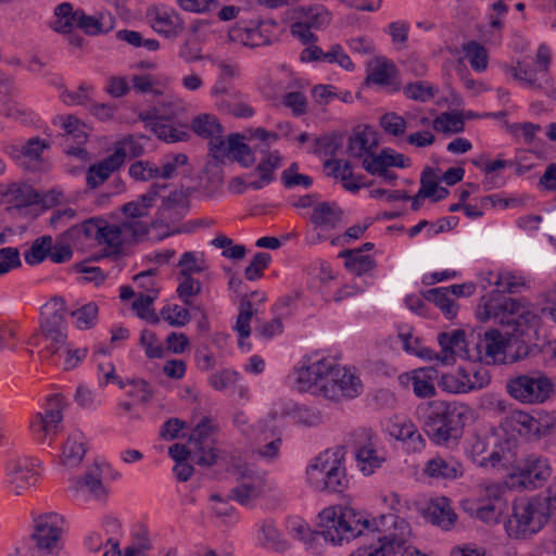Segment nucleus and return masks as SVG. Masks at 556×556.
I'll list each match as a JSON object with an SVG mask.
<instances>
[{
  "instance_id": "f257e3e1",
  "label": "nucleus",
  "mask_w": 556,
  "mask_h": 556,
  "mask_svg": "<svg viewBox=\"0 0 556 556\" xmlns=\"http://www.w3.org/2000/svg\"><path fill=\"white\" fill-rule=\"evenodd\" d=\"M478 316L482 321L494 319L503 331L490 329L482 334L471 333L469 361L489 365L517 362L529 354L539 317L527 305L511 298H491L482 311H478Z\"/></svg>"
},
{
  "instance_id": "f03ea898",
  "label": "nucleus",
  "mask_w": 556,
  "mask_h": 556,
  "mask_svg": "<svg viewBox=\"0 0 556 556\" xmlns=\"http://www.w3.org/2000/svg\"><path fill=\"white\" fill-rule=\"evenodd\" d=\"M208 153L216 165L237 163L242 168L255 166L258 178L248 187L261 190L276 179L283 165L281 153L269 141H208Z\"/></svg>"
},
{
  "instance_id": "7ed1b4c3",
  "label": "nucleus",
  "mask_w": 556,
  "mask_h": 556,
  "mask_svg": "<svg viewBox=\"0 0 556 556\" xmlns=\"http://www.w3.org/2000/svg\"><path fill=\"white\" fill-rule=\"evenodd\" d=\"M424 413L422 428L428 438L437 445L452 447L463 437L464 427L471 409L458 402L432 401L419 406Z\"/></svg>"
},
{
  "instance_id": "20e7f679",
  "label": "nucleus",
  "mask_w": 556,
  "mask_h": 556,
  "mask_svg": "<svg viewBox=\"0 0 556 556\" xmlns=\"http://www.w3.org/2000/svg\"><path fill=\"white\" fill-rule=\"evenodd\" d=\"M80 236L94 239L99 245H103L108 256L118 255L126 245L144 238V226L124 222L110 224L104 219L89 218L64 232V237L71 240L79 239Z\"/></svg>"
},
{
  "instance_id": "39448f33",
  "label": "nucleus",
  "mask_w": 556,
  "mask_h": 556,
  "mask_svg": "<svg viewBox=\"0 0 556 556\" xmlns=\"http://www.w3.org/2000/svg\"><path fill=\"white\" fill-rule=\"evenodd\" d=\"M321 538L332 545H342L370 531L372 520L352 507L331 506L319 513Z\"/></svg>"
},
{
  "instance_id": "423d86ee",
  "label": "nucleus",
  "mask_w": 556,
  "mask_h": 556,
  "mask_svg": "<svg viewBox=\"0 0 556 556\" xmlns=\"http://www.w3.org/2000/svg\"><path fill=\"white\" fill-rule=\"evenodd\" d=\"M410 535L409 523L394 515H381L372 519L370 531L363 536H371L376 543L358 547L350 556H391L394 548L404 544L405 538Z\"/></svg>"
},
{
  "instance_id": "0eeeda50",
  "label": "nucleus",
  "mask_w": 556,
  "mask_h": 556,
  "mask_svg": "<svg viewBox=\"0 0 556 556\" xmlns=\"http://www.w3.org/2000/svg\"><path fill=\"white\" fill-rule=\"evenodd\" d=\"M306 481L318 492H342L349 483L343 448L319 454L306 469Z\"/></svg>"
},
{
  "instance_id": "6e6552de",
  "label": "nucleus",
  "mask_w": 556,
  "mask_h": 556,
  "mask_svg": "<svg viewBox=\"0 0 556 556\" xmlns=\"http://www.w3.org/2000/svg\"><path fill=\"white\" fill-rule=\"evenodd\" d=\"M549 511L539 496L516 500L513 516L507 520L505 529L514 539H528L538 533L547 521Z\"/></svg>"
},
{
  "instance_id": "1a4fd4ad",
  "label": "nucleus",
  "mask_w": 556,
  "mask_h": 556,
  "mask_svg": "<svg viewBox=\"0 0 556 556\" xmlns=\"http://www.w3.org/2000/svg\"><path fill=\"white\" fill-rule=\"evenodd\" d=\"M506 389L516 401L533 405L549 400L555 391V384L544 372L532 371L508 380Z\"/></svg>"
},
{
  "instance_id": "9d476101",
  "label": "nucleus",
  "mask_w": 556,
  "mask_h": 556,
  "mask_svg": "<svg viewBox=\"0 0 556 556\" xmlns=\"http://www.w3.org/2000/svg\"><path fill=\"white\" fill-rule=\"evenodd\" d=\"M181 109V101L173 96H166L156 102L152 108L139 113V118L144 123L157 139H180L176 130L169 125L178 111Z\"/></svg>"
},
{
  "instance_id": "9b49d317",
  "label": "nucleus",
  "mask_w": 556,
  "mask_h": 556,
  "mask_svg": "<svg viewBox=\"0 0 556 556\" xmlns=\"http://www.w3.org/2000/svg\"><path fill=\"white\" fill-rule=\"evenodd\" d=\"M334 368V361L323 357L303 358L292 372L293 387L300 392L320 394V384L328 382L329 375Z\"/></svg>"
},
{
  "instance_id": "f8f14e48",
  "label": "nucleus",
  "mask_w": 556,
  "mask_h": 556,
  "mask_svg": "<svg viewBox=\"0 0 556 556\" xmlns=\"http://www.w3.org/2000/svg\"><path fill=\"white\" fill-rule=\"evenodd\" d=\"M352 443L357 467L364 476H371L387 460L386 453L378 447L377 437L371 430L355 431Z\"/></svg>"
},
{
  "instance_id": "ddd939ff",
  "label": "nucleus",
  "mask_w": 556,
  "mask_h": 556,
  "mask_svg": "<svg viewBox=\"0 0 556 556\" xmlns=\"http://www.w3.org/2000/svg\"><path fill=\"white\" fill-rule=\"evenodd\" d=\"M64 519L56 513L37 517V556H59Z\"/></svg>"
},
{
  "instance_id": "4468645a",
  "label": "nucleus",
  "mask_w": 556,
  "mask_h": 556,
  "mask_svg": "<svg viewBox=\"0 0 556 556\" xmlns=\"http://www.w3.org/2000/svg\"><path fill=\"white\" fill-rule=\"evenodd\" d=\"M361 391V379L350 369L340 367L336 363L334 368L329 375L328 382L320 384V394L333 401H338L340 397H356Z\"/></svg>"
},
{
  "instance_id": "2eb2a0df",
  "label": "nucleus",
  "mask_w": 556,
  "mask_h": 556,
  "mask_svg": "<svg viewBox=\"0 0 556 556\" xmlns=\"http://www.w3.org/2000/svg\"><path fill=\"white\" fill-rule=\"evenodd\" d=\"M166 188V185L153 184L149 190L138 197L136 201L128 202L122 206V212L125 215L124 223L141 224L144 226V237L149 232V227L152 219L149 218L150 208L155 204L156 198L160 192Z\"/></svg>"
},
{
  "instance_id": "dca6fc26",
  "label": "nucleus",
  "mask_w": 556,
  "mask_h": 556,
  "mask_svg": "<svg viewBox=\"0 0 556 556\" xmlns=\"http://www.w3.org/2000/svg\"><path fill=\"white\" fill-rule=\"evenodd\" d=\"M438 342L441 352H434V359L439 363L448 365L455 362L456 357L469 359L472 343L471 339H466L464 330L456 329L452 332H441L438 336Z\"/></svg>"
},
{
  "instance_id": "f3484780",
  "label": "nucleus",
  "mask_w": 556,
  "mask_h": 556,
  "mask_svg": "<svg viewBox=\"0 0 556 556\" xmlns=\"http://www.w3.org/2000/svg\"><path fill=\"white\" fill-rule=\"evenodd\" d=\"M247 468L238 467L237 473L241 479L238 486L230 490L228 498L238 502L240 505H250L266 491L264 479L255 473H247Z\"/></svg>"
},
{
  "instance_id": "a211bd4d",
  "label": "nucleus",
  "mask_w": 556,
  "mask_h": 556,
  "mask_svg": "<svg viewBox=\"0 0 556 556\" xmlns=\"http://www.w3.org/2000/svg\"><path fill=\"white\" fill-rule=\"evenodd\" d=\"M552 472L547 458L530 455L519 467V484L527 489H536L552 476Z\"/></svg>"
},
{
  "instance_id": "6ab92c4d",
  "label": "nucleus",
  "mask_w": 556,
  "mask_h": 556,
  "mask_svg": "<svg viewBox=\"0 0 556 556\" xmlns=\"http://www.w3.org/2000/svg\"><path fill=\"white\" fill-rule=\"evenodd\" d=\"M147 16L152 28L166 38H176L185 29L182 18L175 10L152 7L148 9Z\"/></svg>"
},
{
  "instance_id": "aec40b11",
  "label": "nucleus",
  "mask_w": 556,
  "mask_h": 556,
  "mask_svg": "<svg viewBox=\"0 0 556 556\" xmlns=\"http://www.w3.org/2000/svg\"><path fill=\"white\" fill-rule=\"evenodd\" d=\"M425 476L435 480H456L464 475L463 464L453 456L435 455L427 460Z\"/></svg>"
},
{
  "instance_id": "412c9836",
  "label": "nucleus",
  "mask_w": 556,
  "mask_h": 556,
  "mask_svg": "<svg viewBox=\"0 0 556 556\" xmlns=\"http://www.w3.org/2000/svg\"><path fill=\"white\" fill-rule=\"evenodd\" d=\"M34 466L31 457H21L8 465V483L15 495L20 496L30 488Z\"/></svg>"
},
{
  "instance_id": "4be33fe9",
  "label": "nucleus",
  "mask_w": 556,
  "mask_h": 556,
  "mask_svg": "<svg viewBox=\"0 0 556 556\" xmlns=\"http://www.w3.org/2000/svg\"><path fill=\"white\" fill-rule=\"evenodd\" d=\"M0 202L17 210L31 206L35 204V188L24 182L0 186Z\"/></svg>"
},
{
  "instance_id": "5701e85b",
  "label": "nucleus",
  "mask_w": 556,
  "mask_h": 556,
  "mask_svg": "<svg viewBox=\"0 0 556 556\" xmlns=\"http://www.w3.org/2000/svg\"><path fill=\"white\" fill-rule=\"evenodd\" d=\"M73 256V250L67 243L54 242L51 236H42L37 239V264L46 260L62 264Z\"/></svg>"
},
{
  "instance_id": "b1692460",
  "label": "nucleus",
  "mask_w": 556,
  "mask_h": 556,
  "mask_svg": "<svg viewBox=\"0 0 556 556\" xmlns=\"http://www.w3.org/2000/svg\"><path fill=\"white\" fill-rule=\"evenodd\" d=\"M409 380L416 396L426 399L435 395V386H439V372L432 367H421L410 371Z\"/></svg>"
},
{
  "instance_id": "393cba45",
  "label": "nucleus",
  "mask_w": 556,
  "mask_h": 556,
  "mask_svg": "<svg viewBox=\"0 0 556 556\" xmlns=\"http://www.w3.org/2000/svg\"><path fill=\"white\" fill-rule=\"evenodd\" d=\"M426 517L432 525L445 531L451 530L457 520L450 500L444 496L434 498L428 504Z\"/></svg>"
},
{
  "instance_id": "a878e982",
  "label": "nucleus",
  "mask_w": 556,
  "mask_h": 556,
  "mask_svg": "<svg viewBox=\"0 0 556 556\" xmlns=\"http://www.w3.org/2000/svg\"><path fill=\"white\" fill-rule=\"evenodd\" d=\"M71 489L76 493L88 492L94 500L103 501L108 495V490L102 483L100 468L94 465L86 473L72 481Z\"/></svg>"
},
{
  "instance_id": "bb28decb",
  "label": "nucleus",
  "mask_w": 556,
  "mask_h": 556,
  "mask_svg": "<svg viewBox=\"0 0 556 556\" xmlns=\"http://www.w3.org/2000/svg\"><path fill=\"white\" fill-rule=\"evenodd\" d=\"M13 85L11 80L3 79L0 81L1 108L0 113L7 117L13 118L21 123L31 122V112L26 111L22 104L12 98Z\"/></svg>"
},
{
  "instance_id": "cd10ccee",
  "label": "nucleus",
  "mask_w": 556,
  "mask_h": 556,
  "mask_svg": "<svg viewBox=\"0 0 556 556\" xmlns=\"http://www.w3.org/2000/svg\"><path fill=\"white\" fill-rule=\"evenodd\" d=\"M342 210L334 203L320 202L316 204L309 215V220L316 229H334L342 219Z\"/></svg>"
},
{
  "instance_id": "c85d7f7f",
  "label": "nucleus",
  "mask_w": 556,
  "mask_h": 556,
  "mask_svg": "<svg viewBox=\"0 0 556 556\" xmlns=\"http://www.w3.org/2000/svg\"><path fill=\"white\" fill-rule=\"evenodd\" d=\"M65 302L62 298H52L41 307V332L65 329Z\"/></svg>"
},
{
  "instance_id": "c756f323",
  "label": "nucleus",
  "mask_w": 556,
  "mask_h": 556,
  "mask_svg": "<svg viewBox=\"0 0 556 556\" xmlns=\"http://www.w3.org/2000/svg\"><path fill=\"white\" fill-rule=\"evenodd\" d=\"M63 401L60 394L50 395L47 400L45 413L41 416V430L47 437L59 432L63 419Z\"/></svg>"
},
{
  "instance_id": "7c9ffc66",
  "label": "nucleus",
  "mask_w": 556,
  "mask_h": 556,
  "mask_svg": "<svg viewBox=\"0 0 556 556\" xmlns=\"http://www.w3.org/2000/svg\"><path fill=\"white\" fill-rule=\"evenodd\" d=\"M516 421L527 433H532L536 437H545L556 432V417L548 414L534 418L527 413L520 412L517 414Z\"/></svg>"
},
{
  "instance_id": "2f4dec72",
  "label": "nucleus",
  "mask_w": 556,
  "mask_h": 556,
  "mask_svg": "<svg viewBox=\"0 0 556 556\" xmlns=\"http://www.w3.org/2000/svg\"><path fill=\"white\" fill-rule=\"evenodd\" d=\"M328 13H319L309 10L303 21L294 22L291 24V34L293 37L300 39L304 45L315 41L316 37L312 33V28H318L320 25L328 22Z\"/></svg>"
},
{
  "instance_id": "473e14b6",
  "label": "nucleus",
  "mask_w": 556,
  "mask_h": 556,
  "mask_svg": "<svg viewBox=\"0 0 556 556\" xmlns=\"http://www.w3.org/2000/svg\"><path fill=\"white\" fill-rule=\"evenodd\" d=\"M81 9H74L70 2H62L54 9L55 21L53 28L58 33L71 34L75 27H78Z\"/></svg>"
},
{
  "instance_id": "72a5a7b5",
  "label": "nucleus",
  "mask_w": 556,
  "mask_h": 556,
  "mask_svg": "<svg viewBox=\"0 0 556 556\" xmlns=\"http://www.w3.org/2000/svg\"><path fill=\"white\" fill-rule=\"evenodd\" d=\"M191 129L203 139H224L223 126L213 114L204 113L195 116L191 121Z\"/></svg>"
},
{
  "instance_id": "f704fd0d",
  "label": "nucleus",
  "mask_w": 556,
  "mask_h": 556,
  "mask_svg": "<svg viewBox=\"0 0 556 556\" xmlns=\"http://www.w3.org/2000/svg\"><path fill=\"white\" fill-rule=\"evenodd\" d=\"M86 438L79 430L73 431L63 446L62 458L67 466H77L86 454Z\"/></svg>"
},
{
  "instance_id": "c9c22d12",
  "label": "nucleus",
  "mask_w": 556,
  "mask_h": 556,
  "mask_svg": "<svg viewBox=\"0 0 556 556\" xmlns=\"http://www.w3.org/2000/svg\"><path fill=\"white\" fill-rule=\"evenodd\" d=\"M340 256L345 258L346 268L357 276L367 274L376 267V261L369 255L362 254V250H344Z\"/></svg>"
},
{
  "instance_id": "e433bc0d",
  "label": "nucleus",
  "mask_w": 556,
  "mask_h": 556,
  "mask_svg": "<svg viewBox=\"0 0 556 556\" xmlns=\"http://www.w3.org/2000/svg\"><path fill=\"white\" fill-rule=\"evenodd\" d=\"M288 532L293 539L303 542L308 549H315V543L321 539L320 530L313 531L309 526L300 518H293L288 521Z\"/></svg>"
},
{
  "instance_id": "4c0bfd02",
  "label": "nucleus",
  "mask_w": 556,
  "mask_h": 556,
  "mask_svg": "<svg viewBox=\"0 0 556 556\" xmlns=\"http://www.w3.org/2000/svg\"><path fill=\"white\" fill-rule=\"evenodd\" d=\"M292 136V127L289 122L279 123L277 130L269 132L266 129L258 127L254 130L245 132H231L225 139H281Z\"/></svg>"
},
{
  "instance_id": "58836bf2",
  "label": "nucleus",
  "mask_w": 556,
  "mask_h": 556,
  "mask_svg": "<svg viewBox=\"0 0 556 556\" xmlns=\"http://www.w3.org/2000/svg\"><path fill=\"white\" fill-rule=\"evenodd\" d=\"M464 116L457 111L444 112L432 121L433 129L443 135L458 134L464 130Z\"/></svg>"
},
{
  "instance_id": "ea45409f",
  "label": "nucleus",
  "mask_w": 556,
  "mask_h": 556,
  "mask_svg": "<svg viewBox=\"0 0 556 556\" xmlns=\"http://www.w3.org/2000/svg\"><path fill=\"white\" fill-rule=\"evenodd\" d=\"M439 387L450 393H467L472 384L469 383L468 371L459 368L455 374H443Z\"/></svg>"
},
{
  "instance_id": "a19ab883",
  "label": "nucleus",
  "mask_w": 556,
  "mask_h": 556,
  "mask_svg": "<svg viewBox=\"0 0 556 556\" xmlns=\"http://www.w3.org/2000/svg\"><path fill=\"white\" fill-rule=\"evenodd\" d=\"M425 299L434 303L442 311L446 318L452 319L456 316L457 307L454 300L450 296V289H430L425 293Z\"/></svg>"
},
{
  "instance_id": "79ce46f5",
  "label": "nucleus",
  "mask_w": 556,
  "mask_h": 556,
  "mask_svg": "<svg viewBox=\"0 0 556 556\" xmlns=\"http://www.w3.org/2000/svg\"><path fill=\"white\" fill-rule=\"evenodd\" d=\"M156 298L157 290H152V293H139L132 302V308L136 311L138 317L151 325H157L160 323L159 314L151 307Z\"/></svg>"
},
{
  "instance_id": "37998d69",
  "label": "nucleus",
  "mask_w": 556,
  "mask_h": 556,
  "mask_svg": "<svg viewBox=\"0 0 556 556\" xmlns=\"http://www.w3.org/2000/svg\"><path fill=\"white\" fill-rule=\"evenodd\" d=\"M94 88L91 85L83 83L76 90L64 89L60 98L66 105H79L88 109L93 100Z\"/></svg>"
},
{
  "instance_id": "c03bdc74",
  "label": "nucleus",
  "mask_w": 556,
  "mask_h": 556,
  "mask_svg": "<svg viewBox=\"0 0 556 556\" xmlns=\"http://www.w3.org/2000/svg\"><path fill=\"white\" fill-rule=\"evenodd\" d=\"M178 267H180L179 276H192L207 269V264L203 252L189 251L181 254Z\"/></svg>"
},
{
  "instance_id": "a18cd8bd",
  "label": "nucleus",
  "mask_w": 556,
  "mask_h": 556,
  "mask_svg": "<svg viewBox=\"0 0 556 556\" xmlns=\"http://www.w3.org/2000/svg\"><path fill=\"white\" fill-rule=\"evenodd\" d=\"M417 121L409 119L405 121L402 116L397 115L394 112L386 113L380 118V126L384 130L386 134L393 137H400L404 135L407 128L415 127Z\"/></svg>"
},
{
  "instance_id": "49530a36",
  "label": "nucleus",
  "mask_w": 556,
  "mask_h": 556,
  "mask_svg": "<svg viewBox=\"0 0 556 556\" xmlns=\"http://www.w3.org/2000/svg\"><path fill=\"white\" fill-rule=\"evenodd\" d=\"M363 160L364 169L371 175L387 176L389 174L390 149H383L379 154L375 153Z\"/></svg>"
},
{
  "instance_id": "de8ad7c7",
  "label": "nucleus",
  "mask_w": 556,
  "mask_h": 556,
  "mask_svg": "<svg viewBox=\"0 0 556 556\" xmlns=\"http://www.w3.org/2000/svg\"><path fill=\"white\" fill-rule=\"evenodd\" d=\"M399 338L405 352L424 359H434V351L425 346L422 342L418 338H414L409 331L400 332Z\"/></svg>"
},
{
  "instance_id": "09e8293b",
  "label": "nucleus",
  "mask_w": 556,
  "mask_h": 556,
  "mask_svg": "<svg viewBox=\"0 0 556 556\" xmlns=\"http://www.w3.org/2000/svg\"><path fill=\"white\" fill-rule=\"evenodd\" d=\"M438 91L439 89L437 87L422 80L407 84L403 88V92L406 98L420 102L430 101L434 98Z\"/></svg>"
},
{
  "instance_id": "8fccbe9b",
  "label": "nucleus",
  "mask_w": 556,
  "mask_h": 556,
  "mask_svg": "<svg viewBox=\"0 0 556 556\" xmlns=\"http://www.w3.org/2000/svg\"><path fill=\"white\" fill-rule=\"evenodd\" d=\"M159 316L160 320L163 319L173 327H182L187 325L191 319L189 309L177 304L165 305L161 309Z\"/></svg>"
},
{
  "instance_id": "3c124183",
  "label": "nucleus",
  "mask_w": 556,
  "mask_h": 556,
  "mask_svg": "<svg viewBox=\"0 0 556 556\" xmlns=\"http://www.w3.org/2000/svg\"><path fill=\"white\" fill-rule=\"evenodd\" d=\"M188 156L185 153L166 154L159 166V175L162 179H170L177 175L179 167L188 164Z\"/></svg>"
},
{
  "instance_id": "603ef678",
  "label": "nucleus",
  "mask_w": 556,
  "mask_h": 556,
  "mask_svg": "<svg viewBox=\"0 0 556 556\" xmlns=\"http://www.w3.org/2000/svg\"><path fill=\"white\" fill-rule=\"evenodd\" d=\"M263 544L276 552H285L289 545L286 540L281 538L280 532L277 530L275 523L267 520L262 526Z\"/></svg>"
},
{
  "instance_id": "864d4df0",
  "label": "nucleus",
  "mask_w": 556,
  "mask_h": 556,
  "mask_svg": "<svg viewBox=\"0 0 556 556\" xmlns=\"http://www.w3.org/2000/svg\"><path fill=\"white\" fill-rule=\"evenodd\" d=\"M98 312L99 308L94 302H89L72 312V316L75 318V326L78 329L92 328L96 325Z\"/></svg>"
},
{
  "instance_id": "5fc2aeb1",
  "label": "nucleus",
  "mask_w": 556,
  "mask_h": 556,
  "mask_svg": "<svg viewBox=\"0 0 556 556\" xmlns=\"http://www.w3.org/2000/svg\"><path fill=\"white\" fill-rule=\"evenodd\" d=\"M466 58L475 71L482 72L488 66V54L483 46L470 41L464 46Z\"/></svg>"
},
{
  "instance_id": "6e6d98bb",
  "label": "nucleus",
  "mask_w": 556,
  "mask_h": 556,
  "mask_svg": "<svg viewBox=\"0 0 556 556\" xmlns=\"http://www.w3.org/2000/svg\"><path fill=\"white\" fill-rule=\"evenodd\" d=\"M59 122L64 136H72L75 139L89 136V127L74 115L61 116Z\"/></svg>"
},
{
  "instance_id": "4d7b16f0",
  "label": "nucleus",
  "mask_w": 556,
  "mask_h": 556,
  "mask_svg": "<svg viewBox=\"0 0 556 556\" xmlns=\"http://www.w3.org/2000/svg\"><path fill=\"white\" fill-rule=\"evenodd\" d=\"M494 285L498 292L517 293L525 287L522 277L510 271L498 273Z\"/></svg>"
},
{
  "instance_id": "13d9d810",
  "label": "nucleus",
  "mask_w": 556,
  "mask_h": 556,
  "mask_svg": "<svg viewBox=\"0 0 556 556\" xmlns=\"http://www.w3.org/2000/svg\"><path fill=\"white\" fill-rule=\"evenodd\" d=\"M129 176L138 181L160 178L159 166L149 161H136L129 167Z\"/></svg>"
},
{
  "instance_id": "bf43d9fd",
  "label": "nucleus",
  "mask_w": 556,
  "mask_h": 556,
  "mask_svg": "<svg viewBox=\"0 0 556 556\" xmlns=\"http://www.w3.org/2000/svg\"><path fill=\"white\" fill-rule=\"evenodd\" d=\"M253 306L251 301L243 296L240 304V312L236 323V330L240 338L245 339L251 333L250 320L253 316Z\"/></svg>"
},
{
  "instance_id": "052dcab7",
  "label": "nucleus",
  "mask_w": 556,
  "mask_h": 556,
  "mask_svg": "<svg viewBox=\"0 0 556 556\" xmlns=\"http://www.w3.org/2000/svg\"><path fill=\"white\" fill-rule=\"evenodd\" d=\"M293 419L305 427H317L323 424L321 412L314 407L299 406L293 410Z\"/></svg>"
},
{
  "instance_id": "680f3d73",
  "label": "nucleus",
  "mask_w": 556,
  "mask_h": 556,
  "mask_svg": "<svg viewBox=\"0 0 556 556\" xmlns=\"http://www.w3.org/2000/svg\"><path fill=\"white\" fill-rule=\"evenodd\" d=\"M505 506V504L478 503L473 514L476 518L486 523H495L503 514Z\"/></svg>"
},
{
  "instance_id": "e2e57ef3",
  "label": "nucleus",
  "mask_w": 556,
  "mask_h": 556,
  "mask_svg": "<svg viewBox=\"0 0 556 556\" xmlns=\"http://www.w3.org/2000/svg\"><path fill=\"white\" fill-rule=\"evenodd\" d=\"M271 261V256L265 252L256 253L250 265L245 268V278L250 281H255L263 276V270L266 269Z\"/></svg>"
},
{
  "instance_id": "0e129e2a",
  "label": "nucleus",
  "mask_w": 556,
  "mask_h": 556,
  "mask_svg": "<svg viewBox=\"0 0 556 556\" xmlns=\"http://www.w3.org/2000/svg\"><path fill=\"white\" fill-rule=\"evenodd\" d=\"M480 497L478 503L505 504L503 495L505 486L495 482H488L480 485Z\"/></svg>"
},
{
  "instance_id": "69168bd1",
  "label": "nucleus",
  "mask_w": 556,
  "mask_h": 556,
  "mask_svg": "<svg viewBox=\"0 0 556 556\" xmlns=\"http://www.w3.org/2000/svg\"><path fill=\"white\" fill-rule=\"evenodd\" d=\"M140 344L144 349L146 355L149 358H161L164 355V349L159 342L154 332L144 329L140 336Z\"/></svg>"
},
{
  "instance_id": "338daca9",
  "label": "nucleus",
  "mask_w": 556,
  "mask_h": 556,
  "mask_svg": "<svg viewBox=\"0 0 556 556\" xmlns=\"http://www.w3.org/2000/svg\"><path fill=\"white\" fill-rule=\"evenodd\" d=\"M182 281L177 287V294L185 304L191 303V298L201 292V282L192 276H181Z\"/></svg>"
},
{
  "instance_id": "774afa93",
  "label": "nucleus",
  "mask_w": 556,
  "mask_h": 556,
  "mask_svg": "<svg viewBox=\"0 0 556 556\" xmlns=\"http://www.w3.org/2000/svg\"><path fill=\"white\" fill-rule=\"evenodd\" d=\"M394 74V64L392 62H378L377 66L368 75L367 80L376 85H389Z\"/></svg>"
}]
</instances>
